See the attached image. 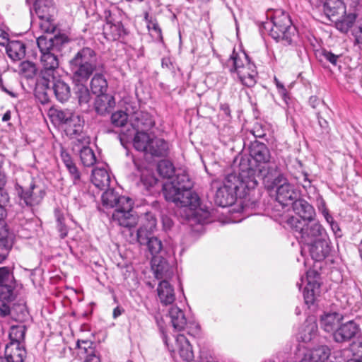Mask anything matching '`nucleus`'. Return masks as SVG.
Masks as SVG:
<instances>
[{"instance_id": "nucleus-20", "label": "nucleus", "mask_w": 362, "mask_h": 362, "mask_svg": "<svg viewBox=\"0 0 362 362\" xmlns=\"http://www.w3.org/2000/svg\"><path fill=\"white\" fill-rule=\"evenodd\" d=\"M240 184L241 180L239 178V175L236 173H230L225 177L222 185L230 191L226 196L227 200L232 201V197H245V189H243Z\"/></svg>"}, {"instance_id": "nucleus-45", "label": "nucleus", "mask_w": 362, "mask_h": 362, "mask_svg": "<svg viewBox=\"0 0 362 362\" xmlns=\"http://www.w3.org/2000/svg\"><path fill=\"white\" fill-rule=\"evenodd\" d=\"M145 244L147 245L148 249L153 257H158L157 255L162 251V242L156 237L148 235V239H146V241L144 245Z\"/></svg>"}, {"instance_id": "nucleus-49", "label": "nucleus", "mask_w": 362, "mask_h": 362, "mask_svg": "<svg viewBox=\"0 0 362 362\" xmlns=\"http://www.w3.org/2000/svg\"><path fill=\"white\" fill-rule=\"evenodd\" d=\"M54 214L57 221V228L59 233V236L61 238H64L66 237L68 233V228L64 224V217L59 210H55Z\"/></svg>"}, {"instance_id": "nucleus-32", "label": "nucleus", "mask_w": 362, "mask_h": 362, "mask_svg": "<svg viewBox=\"0 0 362 362\" xmlns=\"http://www.w3.org/2000/svg\"><path fill=\"white\" fill-rule=\"evenodd\" d=\"M168 151V144L163 139L155 137L151 139L147 153L156 157H165Z\"/></svg>"}, {"instance_id": "nucleus-43", "label": "nucleus", "mask_w": 362, "mask_h": 362, "mask_svg": "<svg viewBox=\"0 0 362 362\" xmlns=\"http://www.w3.org/2000/svg\"><path fill=\"white\" fill-rule=\"evenodd\" d=\"M80 158L86 167L93 166L96 162V157L93 151L88 146H83L80 151Z\"/></svg>"}, {"instance_id": "nucleus-46", "label": "nucleus", "mask_w": 362, "mask_h": 362, "mask_svg": "<svg viewBox=\"0 0 362 362\" xmlns=\"http://www.w3.org/2000/svg\"><path fill=\"white\" fill-rule=\"evenodd\" d=\"M131 114L123 111H117L112 115L111 122L115 127H123L127 124Z\"/></svg>"}, {"instance_id": "nucleus-40", "label": "nucleus", "mask_w": 362, "mask_h": 362, "mask_svg": "<svg viewBox=\"0 0 362 362\" xmlns=\"http://www.w3.org/2000/svg\"><path fill=\"white\" fill-rule=\"evenodd\" d=\"M151 138L146 132H137L134 138L133 145L139 151L147 153Z\"/></svg>"}, {"instance_id": "nucleus-24", "label": "nucleus", "mask_w": 362, "mask_h": 362, "mask_svg": "<svg viewBox=\"0 0 362 362\" xmlns=\"http://www.w3.org/2000/svg\"><path fill=\"white\" fill-rule=\"evenodd\" d=\"M152 268L155 276L158 279L167 280L173 275V269L171 265L162 257L152 258Z\"/></svg>"}, {"instance_id": "nucleus-5", "label": "nucleus", "mask_w": 362, "mask_h": 362, "mask_svg": "<svg viewBox=\"0 0 362 362\" xmlns=\"http://www.w3.org/2000/svg\"><path fill=\"white\" fill-rule=\"evenodd\" d=\"M288 224L296 233V237L306 244L328 237L326 230L318 222L301 221L298 217L292 216L288 218Z\"/></svg>"}, {"instance_id": "nucleus-29", "label": "nucleus", "mask_w": 362, "mask_h": 362, "mask_svg": "<svg viewBox=\"0 0 362 362\" xmlns=\"http://www.w3.org/2000/svg\"><path fill=\"white\" fill-rule=\"evenodd\" d=\"M158 296L160 303L165 305L172 304L175 300L173 287L167 280H162L157 288Z\"/></svg>"}, {"instance_id": "nucleus-12", "label": "nucleus", "mask_w": 362, "mask_h": 362, "mask_svg": "<svg viewBox=\"0 0 362 362\" xmlns=\"http://www.w3.org/2000/svg\"><path fill=\"white\" fill-rule=\"evenodd\" d=\"M16 282L8 267H0V299L15 300Z\"/></svg>"}, {"instance_id": "nucleus-57", "label": "nucleus", "mask_w": 362, "mask_h": 362, "mask_svg": "<svg viewBox=\"0 0 362 362\" xmlns=\"http://www.w3.org/2000/svg\"><path fill=\"white\" fill-rule=\"evenodd\" d=\"M353 35L358 44H362V22L358 23L353 30Z\"/></svg>"}, {"instance_id": "nucleus-2", "label": "nucleus", "mask_w": 362, "mask_h": 362, "mask_svg": "<svg viewBox=\"0 0 362 362\" xmlns=\"http://www.w3.org/2000/svg\"><path fill=\"white\" fill-rule=\"evenodd\" d=\"M73 83H87L99 68L96 52L90 47L78 50L69 61Z\"/></svg>"}, {"instance_id": "nucleus-44", "label": "nucleus", "mask_w": 362, "mask_h": 362, "mask_svg": "<svg viewBox=\"0 0 362 362\" xmlns=\"http://www.w3.org/2000/svg\"><path fill=\"white\" fill-rule=\"evenodd\" d=\"M144 18L147 23V28L148 31L151 33L156 39H162L161 29L156 19H153L149 16L148 13L146 12L144 14Z\"/></svg>"}, {"instance_id": "nucleus-8", "label": "nucleus", "mask_w": 362, "mask_h": 362, "mask_svg": "<svg viewBox=\"0 0 362 362\" xmlns=\"http://www.w3.org/2000/svg\"><path fill=\"white\" fill-rule=\"evenodd\" d=\"M246 165L243 163L240 164V172L238 174L241 180V187L245 189V197L250 190L254 189L257 186L258 179L264 181V177H270L268 170L264 167L254 168Z\"/></svg>"}, {"instance_id": "nucleus-16", "label": "nucleus", "mask_w": 362, "mask_h": 362, "mask_svg": "<svg viewBox=\"0 0 362 362\" xmlns=\"http://www.w3.org/2000/svg\"><path fill=\"white\" fill-rule=\"evenodd\" d=\"M106 23L103 25V33L104 37L110 41L119 40L126 35V30L120 21H112L110 12L105 11Z\"/></svg>"}, {"instance_id": "nucleus-37", "label": "nucleus", "mask_w": 362, "mask_h": 362, "mask_svg": "<svg viewBox=\"0 0 362 362\" xmlns=\"http://www.w3.org/2000/svg\"><path fill=\"white\" fill-rule=\"evenodd\" d=\"M13 245L8 232L4 227L0 228V264L7 257Z\"/></svg>"}, {"instance_id": "nucleus-23", "label": "nucleus", "mask_w": 362, "mask_h": 362, "mask_svg": "<svg viewBox=\"0 0 362 362\" xmlns=\"http://www.w3.org/2000/svg\"><path fill=\"white\" fill-rule=\"evenodd\" d=\"M157 220L156 216L150 212L144 215L142 226L136 231V240L140 245L144 244L148 235H151L156 229Z\"/></svg>"}, {"instance_id": "nucleus-9", "label": "nucleus", "mask_w": 362, "mask_h": 362, "mask_svg": "<svg viewBox=\"0 0 362 362\" xmlns=\"http://www.w3.org/2000/svg\"><path fill=\"white\" fill-rule=\"evenodd\" d=\"M119 207L114 210L112 215V221L118 225L131 228L137 223V217L133 214V201L130 198H122Z\"/></svg>"}, {"instance_id": "nucleus-17", "label": "nucleus", "mask_w": 362, "mask_h": 362, "mask_svg": "<svg viewBox=\"0 0 362 362\" xmlns=\"http://www.w3.org/2000/svg\"><path fill=\"white\" fill-rule=\"evenodd\" d=\"M358 332V325L351 320L339 325L338 328L333 332V339L337 343L347 342L355 337Z\"/></svg>"}, {"instance_id": "nucleus-33", "label": "nucleus", "mask_w": 362, "mask_h": 362, "mask_svg": "<svg viewBox=\"0 0 362 362\" xmlns=\"http://www.w3.org/2000/svg\"><path fill=\"white\" fill-rule=\"evenodd\" d=\"M59 42L60 38L56 37L47 38V36L42 35L37 39V47L41 52V55L43 53L59 51L58 47Z\"/></svg>"}, {"instance_id": "nucleus-6", "label": "nucleus", "mask_w": 362, "mask_h": 362, "mask_svg": "<svg viewBox=\"0 0 362 362\" xmlns=\"http://www.w3.org/2000/svg\"><path fill=\"white\" fill-rule=\"evenodd\" d=\"M264 185L268 190L276 187V200L281 205L287 206L297 200L299 192L291 185L283 173H279L275 177H264Z\"/></svg>"}, {"instance_id": "nucleus-25", "label": "nucleus", "mask_w": 362, "mask_h": 362, "mask_svg": "<svg viewBox=\"0 0 362 362\" xmlns=\"http://www.w3.org/2000/svg\"><path fill=\"white\" fill-rule=\"evenodd\" d=\"M311 274L314 276H318V274L314 271H309L307 272L306 279L308 284L303 291V297L306 304H313L316 296L320 293V284L317 280H311L310 278Z\"/></svg>"}, {"instance_id": "nucleus-48", "label": "nucleus", "mask_w": 362, "mask_h": 362, "mask_svg": "<svg viewBox=\"0 0 362 362\" xmlns=\"http://www.w3.org/2000/svg\"><path fill=\"white\" fill-rule=\"evenodd\" d=\"M322 59L329 62L334 66H340L341 54H334L331 51L324 49L322 51Z\"/></svg>"}, {"instance_id": "nucleus-11", "label": "nucleus", "mask_w": 362, "mask_h": 362, "mask_svg": "<svg viewBox=\"0 0 362 362\" xmlns=\"http://www.w3.org/2000/svg\"><path fill=\"white\" fill-rule=\"evenodd\" d=\"M169 316L173 328L177 331L187 329L191 335L197 334L199 331V325L194 321H187L182 310L177 306H172L169 310Z\"/></svg>"}, {"instance_id": "nucleus-14", "label": "nucleus", "mask_w": 362, "mask_h": 362, "mask_svg": "<svg viewBox=\"0 0 362 362\" xmlns=\"http://www.w3.org/2000/svg\"><path fill=\"white\" fill-rule=\"evenodd\" d=\"M163 341L168 349L171 352L177 353L183 361L190 362L194 358L192 347L184 334H178L176 337L175 346L171 348L169 346L166 336H163Z\"/></svg>"}, {"instance_id": "nucleus-34", "label": "nucleus", "mask_w": 362, "mask_h": 362, "mask_svg": "<svg viewBox=\"0 0 362 362\" xmlns=\"http://www.w3.org/2000/svg\"><path fill=\"white\" fill-rule=\"evenodd\" d=\"M322 11L329 18L346 13L345 6L341 0H325L322 4Z\"/></svg>"}, {"instance_id": "nucleus-21", "label": "nucleus", "mask_w": 362, "mask_h": 362, "mask_svg": "<svg viewBox=\"0 0 362 362\" xmlns=\"http://www.w3.org/2000/svg\"><path fill=\"white\" fill-rule=\"evenodd\" d=\"M129 120L132 127L137 132H147L151 129L155 122L151 115L142 111H136L131 114Z\"/></svg>"}, {"instance_id": "nucleus-60", "label": "nucleus", "mask_w": 362, "mask_h": 362, "mask_svg": "<svg viewBox=\"0 0 362 362\" xmlns=\"http://www.w3.org/2000/svg\"><path fill=\"white\" fill-rule=\"evenodd\" d=\"M318 122L321 128L322 129L323 132H328V122L325 119L322 118L319 115H317Z\"/></svg>"}, {"instance_id": "nucleus-59", "label": "nucleus", "mask_w": 362, "mask_h": 362, "mask_svg": "<svg viewBox=\"0 0 362 362\" xmlns=\"http://www.w3.org/2000/svg\"><path fill=\"white\" fill-rule=\"evenodd\" d=\"M317 206L320 212H322L324 211V210L325 211L327 209L326 207L325 200L320 196L317 199Z\"/></svg>"}, {"instance_id": "nucleus-19", "label": "nucleus", "mask_w": 362, "mask_h": 362, "mask_svg": "<svg viewBox=\"0 0 362 362\" xmlns=\"http://www.w3.org/2000/svg\"><path fill=\"white\" fill-rule=\"evenodd\" d=\"M250 155L257 164L255 168H266L270 160V153L267 146L261 142L255 141L252 144L250 148Z\"/></svg>"}, {"instance_id": "nucleus-54", "label": "nucleus", "mask_w": 362, "mask_h": 362, "mask_svg": "<svg viewBox=\"0 0 362 362\" xmlns=\"http://www.w3.org/2000/svg\"><path fill=\"white\" fill-rule=\"evenodd\" d=\"M60 156L66 168L75 164L70 154L63 147L61 148Z\"/></svg>"}, {"instance_id": "nucleus-63", "label": "nucleus", "mask_w": 362, "mask_h": 362, "mask_svg": "<svg viewBox=\"0 0 362 362\" xmlns=\"http://www.w3.org/2000/svg\"><path fill=\"white\" fill-rule=\"evenodd\" d=\"M353 356L362 359V343L358 344Z\"/></svg>"}, {"instance_id": "nucleus-56", "label": "nucleus", "mask_w": 362, "mask_h": 362, "mask_svg": "<svg viewBox=\"0 0 362 362\" xmlns=\"http://www.w3.org/2000/svg\"><path fill=\"white\" fill-rule=\"evenodd\" d=\"M21 71L28 73L29 76H31L35 73L36 68L33 63L28 61L23 62L21 64Z\"/></svg>"}, {"instance_id": "nucleus-10", "label": "nucleus", "mask_w": 362, "mask_h": 362, "mask_svg": "<svg viewBox=\"0 0 362 362\" xmlns=\"http://www.w3.org/2000/svg\"><path fill=\"white\" fill-rule=\"evenodd\" d=\"M28 177L31 180L28 188L17 182L15 189L21 201H23L26 206H33L42 202L45 193L43 189L34 184L30 175Z\"/></svg>"}, {"instance_id": "nucleus-38", "label": "nucleus", "mask_w": 362, "mask_h": 362, "mask_svg": "<svg viewBox=\"0 0 362 362\" xmlns=\"http://www.w3.org/2000/svg\"><path fill=\"white\" fill-rule=\"evenodd\" d=\"M105 190V191L102 194V202L103 206L107 207L115 208V209L121 205L120 199H122V198H128L125 196L118 195L112 189H106Z\"/></svg>"}, {"instance_id": "nucleus-4", "label": "nucleus", "mask_w": 362, "mask_h": 362, "mask_svg": "<svg viewBox=\"0 0 362 362\" xmlns=\"http://www.w3.org/2000/svg\"><path fill=\"white\" fill-rule=\"evenodd\" d=\"M245 63H244L235 51L227 60L226 66L230 73L236 72L240 81L245 86L251 88L257 83V71L255 64L250 62L248 56L243 54Z\"/></svg>"}, {"instance_id": "nucleus-55", "label": "nucleus", "mask_w": 362, "mask_h": 362, "mask_svg": "<svg viewBox=\"0 0 362 362\" xmlns=\"http://www.w3.org/2000/svg\"><path fill=\"white\" fill-rule=\"evenodd\" d=\"M81 356L84 358L83 362H101L100 354L96 350L93 353L84 354Z\"/></svg>"}, {"instance_id": "nucleus-3", "label": "nucleus", "mask_w": 362, "mask_h": 362, "mask_svg": "<svg viewBox=\"0 0 362 362\" xmlns=\"http://www.w3.org/2000/svg\"><path fill=\"white\" fill-rule=\"evenodd\" d=\"M263 28L272 37L284 41L287 45H291L296 37V29L292 26L289 16L281 10L276 11L272 20L264 23Z\"/></svg>"}, {"instance_id": "nucleus-64", "label": "nucleus", "mask_w": 362, "mask_h": 362, "mask_svg": "<svg viewBox=\"0 0 362 362\" xmlns=\"http://www.w3.org/2000/svg\"><path fill=\"white\" fill-rule=\"evenodd\" d=\"M323 215V216L325 217V218L326 219V221L329 223H332L333 222V218L332 216L329 214V211L328 209L327 210H324V211L321 212Z\"/></svg>"}, {"instance_id": "nucleus-22", "label": "nucleus", "mask_w": 362, "mask_h": 362, "mask_svg": "<svg viewBox=\"0 0 362 362\" xmlns=\"http://www.w3.org/2000/svg\"><path fill=\"white\" fill-rule=\"evenodd\" d=\"M309 245L310 254L315 261H322L330 254L332 247L329 237L321 238Z\"/></svg>"}, {"instance_id": "nucleus-31", "label": "nucleus", "mask_w": 362, "mask_h": 362, "mask_svg": "<svg viewBox=\"0 0 362 362\" xmlns=\"http://www.w3.org/2000/svg\"><path fill=\"white\" fill-rule=\"evenodd\" d=\"M91 181L96 187L104 190L110 187V177L105 168H96L92 171Z\"/></svg>"}, {"instance_id": "nucleus-1", "label": "nucleus", "mask_w": 362, "mask_h": 362, "mask_svg": "<svg viewBox=\"0 0 362 362\" xmlns=\"http://www.w3.org/2000/svg\"><path fill=\"white\" fill-rule=\"evenodd\" d=\"M158 171L160 176L170 179L163 185V192L165 199L173 202L176 206L183 209L186 218L194 219L200 223H204L209 216L207 211L198 209L200 199L198 194L192 191L193 182L185 170L175 173L173 164L168 160H162L158 163Z\"/></svg>"}, {"instance_id": "nucleus-18", "label": "nucleus", "mask_w": 362, "mask_h": 362, "mask_svg": "<svg viewBox=\"0 0 362 362\" xmlns=\"http://www.w3.org/2000/svg\"><path fill=\"white\" fill-rule=\"evenodd\" d=\"M5 357H0V362H24L27 351L23 344L8 343L5 347Z\"/></svg>"}, {"instance_id": "nucleus-51", "label": "nucleus", "mask_w": 362, "mask_h": 362, "mask_svg": "<svg viewBox=\"0 0 362 362\" xmlns=\"http://www.w3.org/2000/svg\"><path fill=\"white\" fill-rule=\"evenodd\" d=\"M13 300L0 299V317H6L11 315V309L9 303Z\"/></svg>"}, {"instance_id": "nucleus-26", "label": "nucleus", "mask_w": 362, "mask_h": 362, "mask_svg": "<svg viewBox=\"0 0 362 362\" xmlns=\"http://www.w3.org/2000/svg\"><path fill=\"white\" fill-rule=\"evenodd\" d=\"M293 211L301 221H313L315 211L312 205L302 199H298L292 204Z\"/></svg>"}, {"instance_id": "nucleus-61", "label": "nucleus", "mask_w": 362, "mask_h": 362, "mask_svg": "<svg viewBox=\"0 0 362 362\" xmlns=\"http://www.w3.org/2000/svg\"><path fill=\"white\" fill-rule=\"evenodd\" d=\"M309 103L312 107L316 108L317 106L320 103V100L317 96H311L309 98Z\"/></svg>"}, {"instance_id": "nucleus-47", "label": "nucleus", "mask_w": 362, "mask_h": 362, "mask_svg": "<svg viewBox=\"0 0 362 362\" xmlns=\"http://www.w3.org/2000/svg\"><path fill=\"white\" fill-rule=\"evenodd\" d=\"M356 18V15L354 13H350L344 18L337 23V28L343 33H346L350 28L352 27Z\"/></svg>"}, {"instance_id": "nucleus-58", "label": "nucleus", "mask_w": 362, "mask_h": 362, "mask_svg": "<svg viewBox=\"0 0 362 362\" xmlns=\"http://www.w3.org/2000/svg\"><path fill=\"white\" fill-rule=\"evenodd\" d=\"M8 201L7 194H2V197H0V220H1L6 215V210L3 206V204Z\"/></svg>"}, {"instance_id": "nucleus-62", "label": "nucleus", "mask_w": 362, "mask_h": 362, "mask_svg": "<svg viewBox=\"0 0 362 362\" xmlns=\"http://www.w3.org/2000/svg\"><path fill=\"white\" fill-rule=\"evenodd\" d=\"M8 42V35L6 33H1V35H0V45L6 46Z\"/></svg>"}, {"instance_id": "nucleus-27", "label": "nucleus", "mask_w": 362, "mask_h": 362, "mask_svg": "<svg viewBox=\"0 0 362 362\" xmlns=\"http://www.w3.org/2000/svg\"><path fill=\"white\" fill-rule=\"evenodd\" d=\"M343 316L336 312L326 313L320 317V325L327 332H334L340 325Z\"/></svg>"}, {"instance_id": "nucleus-13", "label": "nucleus", "mask_w": 362, "mask_h": 362, "mask_svg": "<svg viewBox=\"0 0 362 362\" xmlns=\"http://www.w3.org/2000/svg\"><path fill=\"white\" fill-rule=\"evenodd\" d=\"M42 85L47 89H52L56 99L60 103H65L71 97V88L69 85L59 76H53V78H47L42 81Z\"/></svg>"}, {"instance_id": "nucleus-15", "label": "nucleus", "mask_w": 362, "mask_h": 362, "mask_svg": "<svg viewBox=\"0 0 362 362\" xmlns=\"http://www.w3.org/2000/svg\"><path fill=\"white\" fill-rule=\"evenodd\" d=\"M59 51H52L49 53H43L40 57V62L43 66L41 71V80L47 78H53L57 75V69L59 67V59L57 52Z\"/></svg>"}, {"instance_id": "nucleus-41", "label": "nucleus", "mask_w": 362, "mask_h": 362, "mask_svg": "<svg viewBox=\"0 0 362 362\" xmlns=\"http://www.w3.org/2000/svg\"><path fill=\"white\" fill-rule=\"evenodd\" d=\"M229 192L230 191L225 186L221 185L218 187L214 197L216 204L221 207H226L233 204L237 197H232V201L229 202L226 197Z\"/></svg>"}, {"instance_id": "nucleus-50", "label": "nucleus", "mask_w": 362, "mask_h": 362, "mask_svg": "<svg viewBox=\"0 0 362 362\" xmlns=\"http://www.w3.org/2000/svg\"><path fill=\"white\" fill-rule=\"evenodd\" d=\"M76 346L79 350L80 356L84 354L93 353L95 351L94 343L90 340H80L78 339Z\"/></svg>"}, {"instance_id": "nucleus-35", "label": "nucleus", "mask_w": 362, "mask_h": 362, "mask_svg": "<svg viewBox=\"0 0 362 362\" xmlns=\"http://www.w3.org/2000/svg\"><path fill=\"white\" fill-rule=\"evenodd\" d=\"M8 56L13 61L23 59L25 55V46L21 41L13 40L8 43L6 47Z\"/></svg>"}, {"instance_id": "nucleus-30", "label": "nucleus", "mask_w": 362, "mask_h": 362, "mask_svg": "<svg viewBox=\"0 0 362 362\" xmlns=\"http://www.w3.org/2000/svg\"><path fill=\"white\" fill-rule=\"evenodd\" d=\"M115 105V98L109 94L98 95L94 103L96 112L100 115L110 112Z\"/></svg>"}, {"instance_id": "nucleus-42", "label": "nucleus", "mask_w": 362, "mask_h": 362, "mask_svg": "<svg viewBox=\"0 0 362 362\" xmlns=\"http://www.w3.org/2000/svg\"><path fill=\"white\" fill-rule=\"evenodd\" d=\"M25 327L23 325L12 326L9 332V343L23 344L25 334Z\"/></svg>"}, {"instance_id": "nucleus-36", "label": "nucleus", "mask_w": 362, "mask_h": 362, "mask_svg": "<svg viewBox=\"0 0 362 362\" xmlns=\"http://www.w3.org/2000/svg\"><path fill=\"white\" fill-rule=\"evenodd\" d=\"M75 86L74 93L81 107L88 108L91 100V95L86 86L87 83H73Z\"/></svg>"}, {"instance_id": "nucleus-7", "label": "nucleus", "mask_w": 362, "mask_h": 362, "mask_svg": "<svg viewBox=\"0 0 362 362\" xmlns=\"http://www.w3.org/2000/svg\"><path fill=\"white\" fill-rule=\"evenodd\" d=\"M56 117L64 125V132L71 139H78L83 134L84 120L80 115L65 110L57 111Z\"/></svg>"}, {"instance_id": "nucleus-39", "label": "nucleus", "mask_w": 362, "mask_h": 362, "mask_svg": "<svg viewBox=\"0 0 362 362\" xmlns=\"http://www.w3.org/2000/svg\"><path fill=\"white\" fill-rule=\"evenodd\" d=\"M90 88L93 94H105L107 89V82L101 74H95L90 81Z\"/></svg>"}, {"instance_id": "nucleus-52", "label": "nucleus", "mask_w": 362, "mask_h": 362, "mask_svg": "<svg viewBox=\"0 0 362 362\" xmlns=\"http://www.w3.org/2000/svg\"><path fill=\"white\" fill-rule=\"evenodd\" d=\"M141 181L146 188L153 187L157 183V179L151 174H142L141 176Z\"/></svg>"}, {"instance_id": "nucleus-28", "label": "nucleus", "mask_w": 362, "mask_h": 362, "mask_svg": "<svg viewBox=\"0 0 362 362\" xmlns=\"http://www.w3.org/2000/svg\"><path fill=\"white\" fill-rule=\"evenodd\" d=\"M34 10L39 18L50 21L55 11L52 0H35Z\"/></svg>"}, {"instance_id": "nucleus-53", "label": "nucleus", "mask_w": 362, "mask_h": 362, "mask_svg": "<svg viewBox=\"0 0 362 362\" xmlns=\"http://www.w3.org/2000/svg\"><path fill=\"white\" fill-rule=\"evenodd\" d=\"M74 184H77L81 180V173L76 164L66 168Z\"/></svg>"}]
</instances>
